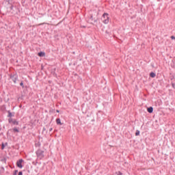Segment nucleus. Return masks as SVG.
Here are the masks:
<instances>
[{
	"label": "nucleus",
	"mask_w": 175,
	"mask_h": 175,
	"mask_svg": "<svg viewBox=\"0 0 175 175\" xmlns=\"http://www.w3.org/2000/svg\"><path fill=\"white\" fill-rule=\"evenodd\" d=\"M56 122L58 125H62V123L61 122V119L59 118L56 119Z\"/></svg>",
	"instance_id": "7"
},
{
	"label": "nucleus",
	"mask_w": 175,
	"mask_h": 175,
	"mask_svg": "<svg viewBox=\"0 0 175 175\" xmlns=\"http://www.w3.org/2000/svg\"><path fill=\"white\" fill-rule=\"evenodd\" d=\"M17 172H18L17 170L15 171L14 175H17Z\"/></svg>",
	"instance_id": "15"
},
{
	"label": "nucleus",
	"mask_w": 175,
	"mask_h": 175,
	"mask_svg": "<svg viewBox=\"0 0 175 175\" xmlns=\"http://www.w3.org/2000/svg\"><path fill=\"white\" fill-rule=\"evenodd\" d=\"M10 124H14V125H18V122L13 120L12 118H10L8 120Z\"/></svg>",
	"instance_id": "3"
},
{
	"label": "nucleus",
	"mask_w": 175,
	"mask_h": 175,
	"mask_svg": "<svg viewBox=\"0 0 175 175\" xmlns=\"http://www.w3.org/2000/svg\"><path fill=\"white\" fill-rule=\"evenodd\" d=\"M44 55H46V53L44 52L38 53V56L39 57H44Z\"/></svg>",
	"instance_id": "6"
},
{
	"label": "nucleus",
	"mask_w": 175,
	"mask_h": 175,
	"mask_svg": "<svg viewBox=\"0 0 175 175\" xmlns=\"http://www.w3.org/2000/svg\"><path fill=\"white\" fill-rule=\"evenodd\" d=\"M147 111L148 113H152V111H154V108H152V107H150L147 109Z\"/></svg>",
	"instance_id": "4"
},
{
	"label": "nucleus",
	"mask_w": 175,
	"mask_h": 175,
	"mask_svg": "<svg viewBox=\"0 0 175 175\" xmlns=\"http://www.w3.org/2000/svg\"><path fill=\"white\" fill-rule=\"evenodd\" d=\"M14 132H18V129H17L16 128L13 129Z\"/></svg>",
	"instance_id": "11"
},
{
	"label": "nucleus",
	"mask_w": 175,
	"mask_h": 175,
	"mask_svg": "<svg viewBox=\"0 0 175 175\" xmlns=\"http://www.w3.org/2000/svg\"><path fill=\"white\" fill-rule=\"evenodd\" d=\"M43 150H38L37 151V155L38 157H40V155H43Z\"/></svg>",
	"instance_id": "5"
},
{
	"label": "nucleus",
	"mask_w": 175,
	"mask_h": 175,
	"mask_svg": "<svg viewBox=\"0 0 175 175\" xmlns=\"http://www.w3.org/2000/svg\"><path fill=\"white\" fill-rule=\"evenodd\" d=\"M5 148V144H1V150H3Z\"/></svg>",
	"instance_id": "10"
},
{
	"label": "nucleus",
	"mask_w": 175,
	"mask_h": 175,
	"mask_svg": "<svg viewBox=\"0 0 175 175\" xmlns=\"http://www.w3.org/2000/svg\"><path fill=\"white\" fill-rule=\"evenodd\" d=\"M103 21L104 24H109V14H104L103 15Z\"/></svg>",
	"instance_id": "1"
},
{
	"label": "nucleus",
	"mask_w": 175,
	"mask_h": 175,
	"mask_svg": "<svg viewBox=\"0 0 175 175\" xmlns=\"http://www.w3.org/2000/svg\"><path fill=\"white\" fill-rule=\"evenodd\" d=\"M49 131H50V132H51V131H53V128H51V129H49Z\"/></svg>",
	"instance_id": "16"
},
{
	"label": "nucleus",
	"mask_w": 175,
	"mask_h": 175,
	"mask_svg": "<svg viewBox=\"0 0 175 175\" xmlns=\"http://www.w3.org/2000/svg\"><path fill=\"white\" fill-rule=\"evenodd\" d=\"M118 175H122V174L121 173V172H118Z\"/></svg>",
	"instance_id": "13"
},
{
	"label": "nucleus",
	"mask_w": 175,
	"mask_h": 175,
	"mask_svg": "<svg viewBox=\"0 0 175 175\" xmlns=\"http://www.w3.org/2000/svg\"><path fill=\"white\" fill-rule=\"evenodd\" d=\"M18 175H23V172H20L18 173Z\"/></svg>",
	"instance_id": "14"
},
{
	"label": "nucleus",
	"mask_w": 175,
	"mask_h": 175,
	"mask_svg": "<svg viewBox=\"0 0 175 175\" xmlns=\"http://www.w3.org/2000/svg\"><path fill=\"white\" fill-rule=\"evenodd\" d=\"M150 77L154 78V77H155V76H157V75H156L155 73H154V72H150Z\"/></svg>",
	"instance_id": "8"
},
{
	"label": "nucleus",
	"mask_w": 175,
	"mask_h": 175,
	"mask_svg": "<svg viewBox=\"0 0 175 175\" xmlns=\"http://www.w3.org/2000/svg\"><path fill=\"white\" fill-rule=\"evenodd\" d=\"M140 135V131L137 130L135 133V136H139Z\"/></svg>",
	"instance_id": "9"
},
{
	"label": "nucleus",
	"mask_w": 175,
	"mask_h": 175,
	"mask_svg": "<svg viewBox=\"0 0 175 175\" xmlns=\"http://www.w3.org/2000/svg\"><path fill=\"white\" fill-rule=\"evenodd\" d=\"M23 159H19L17 162H16V166H18V167H19L20 169H23Z\"/></svg>",
	"instance_id": "2"
},
{
	"label": "nucleus",
	"mask_w": 175,
	"mask_h": 175,
	"mask_svg": "<svg viewBox=\"0 0 175 175\" xmlns=\"http://www.w3.org/2000/svg\"><path fill=\"white\" fill-rule=\"evenodd\" d=\"M8 117H12V113L9 112Z\"/></svg>",
	"instance_id": "12"
},
{
	"label": "nucleus",
	"mask_w": 175,
	"mask_h": 175,
	"mask_svg": "<svg viewBox=\"0 0 175 175\" xmlns=\"http://www.w3.org/2000/svg\"><path fill=\"white\" fill-rule=\"evenodd\" d=\"M56 111H57V113H59V111H58V110H57Z\"/></svg>",
	"instance_id": "18"
},
{
	"label": "nucleus",
	"mask_w": 175,
	"mask_h": 175,
	"mask_svg": "<svg viewBox=\"0 0 175 175\" xmlns=\"http://www.w3.org/2000/svg\"><path fill=\"white\" fill-rule=\"evenodd\" d=\"M21 85H23V83H21Z\"/></svg>",
	"instance_id": "17"
}]
</instances>
